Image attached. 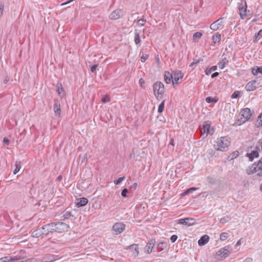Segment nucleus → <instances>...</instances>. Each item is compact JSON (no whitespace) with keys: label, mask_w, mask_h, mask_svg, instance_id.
<instances>
[{"label":"nucleus","mask_w":262,"mask_h":262,"mask_svg":"<svg viewBox=\"0 0 262 262\" xmlns=\"http://www.w3.org/2000/svg\"><path fill=\"white\" fill-rule=\"evenodd\" d=\"M254 111L249 108H245L241 110L236 120L235 125L239 126L247 121H251L253 120V115Z\"/></svg>","instance_id":"f257e3e1"},{"label":"nucleus","mask_w":262,"mask_h":262,"mask_svg":"<svg viewBox=\"0 0 262 262\" xmlns=\"http://www.w3.org/2000/svg\"><path fill=\"white\" fill-rule=\"evenodd\" d=\"M230 144L229 138L226 137H222L217 139L214 147L217 150L222 151H226L228 150L229 146Z\"/></svg>","instance_id":"f03ea898"},{"label":"nucleus","mask_w":262,"mask_h":262,"mask_svg":"<svg viewBox=\"0 0 262 262\" xmlns=\"http://www.w3.org/2000/svg\"><path fill=\"white\" fill-rule=\"evenodd\" d=\"M53 224V228L54 229V232H57L58 233H62L66 232L69 228V226L66 223L63 222H56L52 223Z\"/></svg>","instance_id":"7ed1b4c3"},{"label":"nucleus","mask_w":262,"mask_h":262,"mask_svg":"<svg viewBox=\"0 0 262 262\" xmlns=\"http://www.w3.org/2000/svg\"><path fill=\"white\" fill-rule=\"evenodd\" d=\"M153 91L154 95L157 98L160 95H162L165 92L164 85L163 83L160 81H157L153 85Z\"/></svg>","instance_id":"20e7f679"},{"label":"nucleus","mask_w":262,"mask_h":262,"mask_svg":"<svg viewBox=\"0 0 262 262\" xmlns=\"http://www.w3.org/2000/svg\"><path fill=\"white\" fill-rule=\"evenodd\" d=\"M211 123L209 121H205L203 123L202 127H201L200 130L202 135H205L207 137L208 134L213 135L214 134V129L210 128Z\"/></svg>","instance_id":"39448f33"},{"label":"nucleus","mask_w":262,"mask_h":262,"mask_svg":"<svg viewBox=\"0 0 262 262\" xmlns=\"http://www.w3.org/2000/svg\"><path fill=\"white\" fill-rule=\"evenodd\" d=\"M232 251V249L231 247L229 246H226L218 251L216 252V255L217 256H220L221 258H225L229 256Z\"/></svg>","instance_id":"423d86ee"},{"label":"nucleus","mask_w":262,"mask_h":262,"mask_svg":"<svg viewBox=\"0 0 262 262\" xmlns=\"http://www.w3.org/2000/svg\"><path fill=\"white\" fill-rule=\"evenodd\" d=\"M25 257L23 255L17 254L10 256H5L0 258V262H14L19 259H24Z\"/></svg>","instance_id":"0eeeda50"},{"label":"nucleus","mask_w":262,"mask_h":262,"mask_svg":"<svg viewBox=\"0 0 262 262\" xmlns=\"http://www.w3.org/2000/svg\"><path fill=\"white\" fill-rule=\"evenodd\" d=\"M125 225L123 223H116L112 227V230L114 232V234L118 235L121 234L125 230Z\"/></svg>","instance_id":"6e6552de"},{"label":"nucleus","mask_w":262,"mask_h":262,"mask_svg":"<svg viewBox=\"0 0 262 262\" xmlns=\"http://www.w3.org/2000/svg\"><path fill=\"white\" fill-rule=\"evenodd\" d=\"M173 76L172 84L174 86L175 84H178L179 83V80L182 79L183 77L184 74L181 71L179 70H175L172 74Z\"/></svg>","instance_id":"1a4fd4ad"},{"label":"nucleus","mask_w":262,"mask_h":262,"mask_svg":"<svg viewBox=\"0 0 262 262\" xmlns=\"http://www.w3.org/2000/svg\"><path fill=\"white\" fill-rule=\"evenodd\" d=\"M224 27L223 18L221 17L214 21L210 25V29L213 31H216Z\"/></svg>","instance_id":"9d476101"},{"label":"nucleus","mask_w":262,"mask_h":262,"mask_svg":"<svg viewBox=\"0 0 262 262\" xmlns=\"http://www.w3.org/2000/svg\"><path fill=\"white\" fill-rule=\"evenodd\" d=\"M195 220L193 218H185L181 219L178 220V223L179 224L187 225L190 226L195 224Z\"/></svg>","instance_id":"9b49d317"},{"label":"nucleus","mask_w":262,"mask_h":262,"mask_svg":"<svg viewBox=\"0 0 262 262\" xmlns=\"http://www.w3.org/2000/svg\"><path fill=\"white\" fill-rule=\"evenodd\" d=\"M41 230L43 233V235L47 236L50 233L54 232V229L53 228V224L50 223L43 225L41 227Z\"/></svg>","instance_id":"f8f14e48"},{"label":"nucleus","mask_w":262,"mask_h":262,"mask_svg":"<svg viewBox=\"0 0 262 262\" xmlns=\"http://www.w3.org/2000/svg\"><path fill=\"white\" fill-rule=\"evenodd\" d=\"M53 110L55 115L57 117H59L61 114V107L60 101L58 99L54 100Z\"/></svg>","instance_id":"ddd939ff"},{"label":"nucleus","mask_w":262,"mask_h":262,"mask_svg":"<svg viewBox=\"0 0 262 262\" xmlns=\"http://www.w3.org/2000/svg\"><path fill=\"white\" fill-rule=\"evenodd\" d=\"M122 12L121 9L114 10L109 15V18L111 20H117L122 15Z\"/></svg>","instance_id":"4468645a"},{"label":"nucleus","mask_w":262,"mask_h":262,"mask_svg":"<svg viewBox=\"0 0 262 262\" xmlns=\"http://www.w3.org/2000/svg\"><path fill=\"white\" fill-rule=\"evenodd\" d=\"M259 150L257 149V145L254 147V149L250 153H247L246 156L249 158V161H252L254 158L259 157Z\"/></svg>","instance_id":"2eb2a0df"},{"label":"nucleus","mask_w":262,"mask_h":262,"mask_svg":"<svg viewBox=\"0 0 262 262\" xmlns=\"http://www.w3.org/2000/svg\"><path fill=\"white\" fill-rule=\"evenodd\" d=\"M156 243L155 239H151L147 243L145 249L148 254H150L152 251V249Z\"/></svg>","instance_id":"dca6fc26"},{"label":"nucleus","mask_w":262,"mask_h":262,"mask_svg":"<svg viewBox=\"0 0 262 262\" xmlns=\"http://www.w3.org/2000/svg\"><path fill=\"white\" fill-rule=\"evenodd\" d=\"M256 84V82L255 80L250 81L246 84L245 89L247 91H253L257 88Z\"/></svg>","instance_id":"f3484780"},{"label":"nucleus","mask_w":262,"mask_h":262,"mask_svg":"<svg viewBox=\"0 0 262 262\" xmlns=\"http://www.w3.org/2000/svg\"><path fill=\"white\" fill-rule=\"evenodd\" d=\"M88 203V200L85 198H81L77 199L75 202L76 205L78 207H80L86 205Z\"/></svg>","instance_id":"a211bd4d"},{"label":"nucleus","mask_w":262,"mask_h":262,"mask_svg":"<svg viewBox=\"0 0 262 262\" xmlns=\"http://www.w3.org/2000/svg\"><path fill=\"white\" fill-rule=\"evenodd\" d=\"M256 164H253L246 169V173L248 175L252 174L257 171Z\"/></svg>","instance_id":"6ab92c4d"},{"label":"nucleus","mask_w":262,"mask_h":262,"mask_svg":"<svg viewBox=\"0 0 262 262\" xmlns=\"http://www.w3.org/2000/svg\"><path fill=\"white\" fill-rule=\"evenodd\" d=\"M222 57V59L218 63L219 67L221 69H223L225 67L226 64L229 63V58H230V57H224V55Z\"/></svg>","instance_id":"aec40b11"},{"label":"nucleus","mask_w":262,"mask_h":262,"mask_svg":"<svg viewBox=\"0 0 262 262\" xmlns=\"http://www.w3.org/2000/svg\"><path fill=\"white\" fill-rule=\"evenodd\" d=\"M209 240V236L208 235L202 236L198 241V244L200 246H203L206 244Z\"/></svg>","instance_id":"412c9836"},{"label":"nucleus","mask_w":262,"mask_h":262,"mask_svg":"<svg viewBox=\"0 0 262 262\" xmlns=\"http://www.w3.org/2000/svg\"><path fill=\"white\" fill-rule=\"evenodd\" d=\"M44 235L41 228H39L34 230L31 233V236L33 237L38 238L41 236Z\"/></svg>","instance_id":"4be33fe9"},{"label":"nucleus","mask_w":262,"mask_h":262,"mask_svg":"<svg viewBox=\"0 0 262 262\" xmlns=\"http://www.w3.org/2000/svg\"><path fill=\"white\" fill-rule=\"evenodd\" d=\"M173 76L172 74H171L169 72H165L164 74V80L165 82L167 84L170 83L171 82H172Z\"/></svg>","instance_id":"5701e85b"},{"label":"nucleus","mask_w":262,"mask_h":262,"mask_svg":"<svg viewBox=\"0 0 262 262\" xmlns=\"http://www.w3.org/2000/svg\"><path fill=\"white\" fill-rule=\"evenodd\" d=\"M128 248L132 250L133 255L134 256H137L139 255V250L138 245L137 244H133L128 247Z\"/></svg>","instance_id":"b1692460"},{"label":"nucleus","mask_w":262,"mask_h":262,"mask_svg":"<svg viewBox=\"0 0 262 262\" xmlns=\"http://www.w3.org/2000/svg\"><path fill=\"white\" fill-rule=\"evenodd\" d=\"M239 156V152L237 150L233 151L229 156H228L227 159L228 160H232L238 157Z\"/></svg>","instance_id":"393cba45"},{"label":"nucleus","mask_w":262,"mask_h":262,"mask_svg":"<svg viewBox=\"0 0 262 262\" xmlns=\"http://www.w3.org/2000/svg\"><path fill=\"white\" fill-rule=\"evenodd\" d=\"M221 39V34L219 33H216L213 36H212V40L214 43H219Z\"/></svg>","instance_id":"a878e982"},{"label":"nucleus","mask_w":262,"mask_h":262,"mask_svg":"<svg viewBox=\"0 0 262 262\" xmlns=\"http://www.w3.org/2000/svg\"><path fill=\"white\" fill-rule=\"evenodd\" d=\"M247 7H245L238 9L241 18L243 19H244L247 16Z\"/></svg>","instance_id":"bb28decb"},{"label":"nucleus","mask_w":262,"mask_h":262,"mask_svg":"<svg viewBox=\"0 0 262 262\" xmlns=\"http://www.w3.org/2000/svg\"><path fill=\"white\" fill-rule=\"evenodd\" d=\"M57 92L61 97H63L64 96V93H62V92H64V90L61 83L57 84Z\"/></svg>","instance_id":"cd10ccee"},{"label":"nucleus","mask_w":262,"mask_h":262,"mask_svg":"<svg viewBox=\"0 0 262 262\" xmlns=\"http://www.w3.org/2000/svg\"><path fill=\"white\" fill-rule=\"evenodd\" d=\"M198 189H199V188H196V187H191V188L187 189L186 191H185L183 193V196L187 195L188 194L192 192L193 191L196 190Z\"/></svg>","instance_id":"c85d7f7f"},{"label":"nucleus","mask_w":262,"mask_h":262,"mask_svg":"<svg viewBox=\"0 0 262 262\" xmlns=\"http://www.w3.org/2000/svg\"><path fill=\"white\" fill-rule=\"evenodd\" d=\"M167 247V244L166 242H160L157 246V248L159 249L160 251H162Z\"/></svg>","instance_id":"c756f323"},{"label":"nucleus","mask_w":262,"mask_h":262,"mask_svg":"<svg viewBox=\"0 0 262 262\" xmlns=\"http://www.w3.org/2000/svg\"><path fill=\"white\" fill-rule=\"evenodd\" d=\"M218 101V99L216 98H213L211 97H208L206 98V101L208 103H216Z\"/></svg>","instance_id":"7c9ffc66"},{"label":"nucleus","mask_w":262,"mask_h":262,"mask_svg":"<svg viewBox=\"0 0 262 262\" xmlns=\"http://www.w3.org/2000/svg\"><path fill=\"white\" fill-rule=\"evenodd\" d=\"M255 125L257 127H260L262 126V114H260L256 121Z\"/></svg>","instance_id":"2f4dec72"},{"label":"nucleus","mask_w":262,"mask_h":262,"mask_svg":"<svg viewBox=\"0 0 262 262\" xmlns=\"http://www.w3.org/2000/svg\"><path fill=\"white\" fill-rule=\"evenodd\" d=\"M229 237V234L226 232H223L220 234V239L221 241H225Z\"/></svg>","instance_id":"473e14b6"},{"label":"nucleus","mask_w":262,"mask_h":262,"mask_svg":"<svg viewBox=\"0 0 262 262\" xmlns=\"http://www.w3.org/2000/svg\"><path fill=\"white\" fill-rule=\"evenodd\" d=\"M217 69V66H213L210 69L205 70V74L207 75H209L212 72L215 71Z\"/></svg>","instance_id":"72a5a7b5"},{"label":"nucleus","mask_w":262,"mask_h":262,"mask_svg":"<svg viewBox=\"0 0 262 262\" xmlns=\"http://www.w3.org/2000/svg\"><path fill=\"white\" fill-rule=\"evenodd\" d=\"M256 166L257 167L258 170H260L261 171V172L258 173L257 175L259 176H262V158L256 164Z\"/></svg>","instance_id":"f704fd0d"},{"label":"nucleus","mask_w":262,"mask_h":262,"mask_svg":"<svg viewBox=\"0 0 262 262\" xmlns=\"http://www.w3.org/2000/svg\"><path fill=\"white\" fill-rule=\"evenodd\" d=\"M165 102V100L162 101V102L159 104L158 106V111L159 113H162L164 111V103Z\"/></svg>","instance_id":"c9c22d12"},{"label":"nucleus","mask_w":262,"mask_h":262,"mask_svg":"<svg viewBox=\"0 0 262 262\" xmlns=\"http://www.w3.org/2000/svg\"><path fill=\"white\" fill-rule=\"evenodd\" d=\"M141 40L139 33L136 32L135 33V42L136 45H138L140 43Z\"/></svg>","instance_id":"e433bc0d"},{"label":"nucleus","mask_w":262,"mask_h":262,"mask_svg":"<svg viewBox=\"0 0 262 262\" xmlns=\"http://www.w3.org/2000/svg\"><path fill=\"white\" fill-rule=\"evenodd\" d=\"M237 5H238V6H237L238 9L247 7V3L245 1L244 2H241V3H238L237 4Z\"/></svg>","instance_id":"4c0bfd02"},{"label":"nucleus","mask_w":262,"mask_h":262,"mask_svg":"<svg viewBox=\"0 0 262 262\" xmlns=\"http://www.w3.org/2000/svg\"><path fill=\"white\" fill-rule=\"evenodd\" d=\"M21 168V166L19 163H17V162L15 164V168L13 171V173L14 174H16L20 170Z\"/></svg>","instance_id":"58836bf2"},{"label":"nucleus","mask_w":262,"mask_h":262,"mask_svg":"<svg viewBox=\"0 0 262 262\" xmlns=\"http://www.w3.org/2000/svg\"><path fill=\"white\" fill-rule=\"evenodd\" d=\"M202 34L201 32H196L193 34V37L194 39H199L202 37Z\"/></svg>","instance_id":"ea45409f"},{"label":"nucleus","mask_w":262,"mask_h":262,"mask_svg":"<svg viewBox=\"0 0 262 262\" xmlns=\"http://www.w3.org/2000/svg\"><path fill=\"white\" fill-rule=\"evenodd\" d=\"M255 40H258L260 37H262V29L260 30L257 33V35H255Z\"/></svg>","instance_id":"a19ab883"},{"label":"nucleus","mask_w":262,"mask_h":262,"mask_svg":"<svg viewBox=\"0 0 262 262\" xmlns=\"http://www.w3.org/2000/svg\"><path fill=\"white\" fill-rule=\"evenodd\" d=\"M71 216V213L69 211H66L64 213V214L62 215V217L64 220L65 219H68L70 216Z\"/></svg>","instance_id":"79ce46f5"},{"label":"nucleus","mask_w":262,"mask_h":262,"mask_svg":"<svg viewBox=\"0 0 262 262\" xmlns=\"http://www.w3.org/2000/svg\"><path fill=\"white\" fill-rule=\"evenodd\" d=\"M145 83V81L142 78H141L139 79V83L140 86L143 89H145V86L144 85Z\"/></svg>","instance_id":"37998d69"},{"label":"nucleus","mask_w":262,"mask_h":262,"mask_svg":"<svg viewBox=\"0 0 262 262\" xmlns=\"http://www.w3.org/2000/svg\"><path fill=\"white\" fill-rule=\"evenodd\" d=\"M125 177H122L119 178L118 180L114 181V183L115 185H119L121 183V182L124 179Z\"/></svg>","instance_id":"c03bdc74"},{"label":"nucleus","mask_w":262,"mask_h":262,"mask_svg":"<svg viewBox=\"0 0 262 262\" xmlns=\"http://www.w3.org/2000/svg\"><path fill=\"white\" fill-rule=\"evenodd\" d=\"M137 23L139 24V25L141 26H143L145 25V23H146V20L143 18L140 19L139 20H138Z\"/></svg>","instance_id":"a18cd8bd"},{"label":"nucleus","mask_w":262,"mask_h":262,"mask_svg":"<svg viewBox=\"0 0 262 262\" xmlns=\"http://www.w3.org/2000/svg\"><path fill=\"white\" fill-rule=\"evenodd\" d=\"M149 56L147 54H143L141 57L142 62H144L148 58Z\"/></svg>","instance_id":"49530a36"},{"label":"nucleus","mask_w":262,"mask_h":262,"mask_svg":"<svg viewBox=\"0 0 262 262\" xmlns=\"http://www.w3.org/2000/svg\"><path fill=\"white\" fill-rule=\"evenodd\" d=\"M257 66H256L255 67H253L252 69V73L254 75H257L259 73V72L257 71V70H256L257 69Z\"/></svg>","instance_id":"de8ad7c7"},{"label":"nucleus","mask_w":262,"mask_h":262,"mask_svg":"<svg viewBox=\"0 0 262 262\" xmlns=\"http://www.w3.org/2000/svg\"><path fill=\"white\" fill-rule=\"evenodd\" d=\"M127 192H128L127 189L124 188L121 191V195L123 197H126V194H127Z\"/></svg>","instance_id":"09e8293b"},{"label":"nucleus","mask_w":262,"mask_h":262,"mask_svg":"<svg viewBox=\"0 0 262 262\" xmlns=\"http://www.w3.org/2000/svg\"><path fill=\"white\" fill-rule=\"evenodd\" d=\"M178 239V236L177 235H172L170 237V241L172 243L175 242Z\"/></svg>","instance_id":"8fccbe9b"},{"label":"nucleus","mask_w":262,"mask_h":262,"mask_svg":"<svg viewBox=\"0 0 262 262\" xmlns=\"http://www.w3.org/2000/svg\"><path fill=\"white\" fill-rule=\"evenodd\" d=\"M239 96V92L238 91L234 92L231 96L232 98H237Z\"/></svg>","instance_id":"3c124183"},{"label":"nucleus","mask_w":262,"mask_h":262,"mask_svg":"<svg viewBox=\"0 0 262 262\" xmlns=\"http://www.w3.org/2000/svg\"><path fill=\"white\" fill-rule=\"evenodd\" d=\"M97 67H98V64H94L93 66H92L91 68V71L92 73L95 72L96 71Z\"/></svg>","instance_id":"603ef678"},{"label":"nucleus","mask_w":262,"mask_h":262,"mask_svg":"<svg viewBox=\"0 0 262 262\" xmlns=\"http://www.w3.org/2000/svg\"><path fill=\"white\" fill-rule=\"evenodd\" d=\"M3 142H4V145H8L9 144L10 142H9V140L7 138L5 137L4 139Z\"/></svg>","instance_id":"864d4df0"},{"label":"nucleus","mask_w":262,"mask_h":262,"mask_svg":"<svg viewBox=\"0 0 262 262\" xmlns=\"http://www.w3.org/2000/svg\"><path fill=\"white\" fill-rule=\"evenodd\" d=\"M4 7V5H0V16H1L3 14Z\"/></svg>","instance_id":"5fc2aeb1"},{"label":"nucleus","mask_w":262,"mask_h":262,"mask_svg":"<svg viewBox=\"0 0 262 262\" xmlns=\"http://www.w3.org/2000/svg\"><path fill=\"white\" fill-rule=\"evenodd\" d=\"M36 260L35 259L32 258V259H28L26 260H22L19 262H35Z\"/></svg>","instance_id":"6e6d98bb"},{"label":"nucleus","mask_w":262,"mask_h":262,"mask_svg":"<svg viewBox=\"0 0 262 262\" xmlns=\"http://www.w3.org/2000/svg\"><path fill=\"white\" fill-rule=\"evenodd\" d=\"M227 221H228L226 220V217H223V218L221 219V220H220V223H221L222 224H225L226 222H227Z\"/></svg>","instance_id":"4d7b16f0"},{"label":"nucleus","mask_w":262,"mask_h":262,"mask_svg":"<svg viewBox=\"0 0 262 262\" xmlns=\"http://www.w3.org/2000/svg\"><path fill=\"white\" fill-rule=\"evenodd\" d=\"M110 101V99L108 97L103 98L102 99V102L103 103H105Z\"/></svg>","instance_id":"13d9d810"},{"label":"nucleus","mask_w":262,"mask_h":262,"mask_svg":"<svg viewBox=\"0 0 262 262\" xmlns=\"http://www.w3.org/2000/svg\"><path fill=\"white\" fill-rule=\"evenodd\" d=\"M219 75V73L218 72H214V73H213L211 75V78H214L217 76H218Z\"/></svg>","instance_id":"bf43d9fd"},{"label":"nucleus","mask_w":262,"mask_h":262,"mask_svg":"<svg viewBox=\"0 0 262 262\" xmlns=\"http://www.w3.org/2000/svg\"><path fill=\"white\" fill-rule=\"evenodd\" d=\"M258 72H259V73L262 74V66L260 67H257V69Z\"/></svg>","instance_id":"052dcab7"},{"label":"nucleus","mask_w":262,"mask_h":262,"mask_svg":"<svg viewBox=\"0 0 262 262\" xmlns=\"http://www.w3.org/2000/svg\"><path fill=\"white\" fill-rule=\"evenodd\" d=\"M73 1H74V0H68V1H67L66 2H65V3H63V4H62V5H67V4H68L70 3V2H71Z\"/></svg>","instance_id":"680f3d73"},{"label":"nucleus","mask_w":262,"mask_h":262,"mask_svg":"<svg viewBox=\"0 0 262 262\" xmlns=\"http://www.w3.org/2000/svg\"><path fill=\"white\" fill-rule=\"evenodd\" d=\"M200 62V60H198V59H194L193 60V63L195 64H198Z\"/></svg>","instance_id":"e2e57ef3"},{"label":"nucleus","mask_w":262,"mask_h":262,"mask_svg":"<svg viewBox=\"0 0 262 262\" xmlns=\"http://www.w3.org/2000/svg\"><path fill=\"white\" fill-rule=\"evenodd\" d=\"M169 145H171L173 146H174V141H173V139H171L170 140Z\"/></svg>","instance_id":"0e129e2a"},{"label":"nucleus","mask_w":262,"mask_h":262,"mask_svg":"<svg viewBox=\"0 0 262 262\" xmlns=\"http://www.w3.org/2000/svg\"><path fill=\"white\" fill-rule=\"evenodd\" d=\"M62 176H59L57 177V181H60L61 180H62Z\"/></svg>","instance_id":"69168bd1"},{"label":"nucleus","mask_w":262,"mask_h":262,"mask_svg":"<svg viewBox=\"0 0 262 262\" xmlns=\"http://www.w3.org/2000/svg\"><path fill=\"white\" fill-rule=\"evenodd\" d=\"M9 81V79H7V78H6L4 80V83L5 84H6Z\"/></svg>","instance_id":"338daca9"},{"label":"nucleus","mask_w":262,"mask_h":262,"mask_svg":"<svg viewBox=\"0 0 262 262\" xmlns=\"http://www.w3.org/2000/svg\"><path fill=\"white\" fill-rule=\"evenodd\" d=\"M241 245V241L239 240L237 243H236V245Z\"/></svg>","instance_id":"774afa93"}]
</instances>
